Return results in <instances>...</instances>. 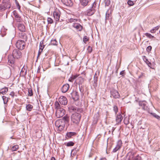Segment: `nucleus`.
<instances>
[{
	"label": "nucleus",
	"instance_id": "obj_24",
	"mask_svg": "<svg viewBox=\"0 0 160 160\" xmlns=\"http://www.w3.org/2000/svg\"><path fill=\"white\" fill-rule=\"evenodd\" d=\"M134 153L133 152H129L128 155L129 156V160H134Z\"/></svg>",
	"mask_w": 160,
	"mask_h": 160
},
{
	"label": "nucleus",
	"instance_id": "obj_43",
	"mask_svg": "<svg viewBox=\"0 0 160 160\" xmlns=\"http://www.w3.org/2000/svg\"><path fill=\"white\" fill-rule=\"evenodd\" d=\"M128 4L130 6H132L134 4L133 2L131 0H128L127 2Z\"/></svg>",
	"mask_w": 160,
	"mask_h": 160
},
{
	"label": "nucleus",
	"instance_id": "obj_12",
	"mask_svg": "<svg viewBox=\"0 0 160 160\" xmlns=\"http://www.w3.org/2000/svg\"><path fill=\"white\" fill-rule=\"evenodd\" d=\"M71 94L72 97L74 100L77 101L79 99V95L77 92L75 91H74L71 93Z\"/></svg>",
	"mask_w": 160,
	"mask_h": 160
},
{
	"label": "nucleus",
	"instance_id": "obj_22",
	"mask_svg": "<svg viewBox=\"0 0 160 160\" xmlns=\"http://www.w3.org/2000/svg\"><path fill=\"white\" fill-rule=\"evenodd\" d=\"M8 88L5 87L0 89V93L3 95L5 94L8 91Z\"/></svg>",
	"mask_w": 160,
	"mask_h": 160
},
{
	"label": "nucleus",
	"instance_id": "obj_51",
	"mask_svg": "<svg viewBox=\"0 0 160 160\" xmlns=\"http://www.w3.org/2000/svg\"><path fill=\"white\" fill-rule=\"evenodd\" d=\"M10 95H11L12 97H13L14 95V93L13 92H12L10 94Z\"/></svg>",
	"mask_w": 160,
	"mask_h": 160
},
{
	"label": "nucleus",
	"instance_id": "obj_6",
	"mask_svg": "<svg viewBox=\"0 0 160 160\" xmlns=\"http://www.w3.org/2000/svg\"><path fill=\"white\" fill-rule=\"evenodd\" d=\"M2 5L4 10L6 9L10 8L11 6L9 0H3Z\"/></svg>",
	"mask_w": 160,
	"mask_h": 160
},
{
	"label": "nucleus",
	"instance_id": "obj_2",
	"mask_svg": "<svg viewBox=\"0 0 160 160\" xmlns=\"http://www.w3.org/2000/svg\"><path fill=\"white\" fill-rule=\"evenodd\" d=\"M65 122L63 120L61 119L57 120L55 123L56 127H57L58 130L61 131L62 130L65 126Z\"/></svg>",
	"mask_w": 160,
	"mask_h": 160
},
{
	"label": "nucleus",
	"instance_id": "obj_47",
	"mask_svg": "<svg viewBox=\"0 0 160 160\" xmlns=\"http://www.w3.org/2000/svg\"><path fill=\"white\" fill-rule=\"evenodd\" d=\"M152 47L150 46H148L146 49L147 51V52H150L152 49Z\"/></svg>",
	"mask_w": 160,
	"mask_h": 160
},
{
	"label": "nucleus",
	"instance_id": "obj_19",
	"mask_svg": "<svg viewBox=\"0 0 160 160\" xmlns=\"http://www.w3.org/2000/svg\"><path fill=\"white\" fill-rule=\"evenodd\" d=\"M112 95L114 98H118L120 97L118 92L116 90H113L112 91Z\"/></svg>",
	"mask_w": 160,
	"mask_h": 160
},
{
	"label": "nucleus",
	"instance_id": "obj_45",
	"mask_svg": "<svg viewBox=\"0 0 160 160\" xmlns=\"http://www.w3.org/2000/svg\"><path fill=\"white\" fill-rule=\"evenodd\" d=\"M47 21L48 23L51 24L53 22V20L51 18H48L47 19Z\"/></svg>",
	"mask_w": 160,
	"mask_h": 160
},
{
	"label": "nucleus",
	"instance_id": "obj_44",
	"mask_svg": "<svg viewBox=\"0 0 160 160\" xmlns=\"http://www.w3.org/2000/svg\"><path fill=\"white\" fill-rule=\"evenodd\" d=\"M68 21L70 22H75L77 21L76 19H73L72 18H70L68 19Z\"/></svg>",
	"mask_w": 160,
	"mask_h": 160
},
{
	"label": "nucleus",
	"instance_id": "obj_46",
	"mask_svg": "<svg viewBox=\"0 0 160 160\" xmlns=\"http://www.w3.org/2000/svg\"><path fill=\"white\" fill-rule=\"evenodd\" d=\"M134 158V160H141V158L139 155H137Z\"/></svg>",
	"mask_w": 160,
	"mask_h": 160
},
{
	"label": "nucleus",
	"instance_id": "obj_35",
	"mask_svg": "<svg viewBox=\"0 0 160 160\" xmlns=\"http://www.w3.org/2000/svg\"><path fill=\"white\" fill-rule=\"evenodd\" d=\"M77 77V76L76 75H74L69 78L68 79V81L71 82H72L74 79H76Z\"/></svg>",
	"mask_w": 160,
	"mask_h": 160
},
{
	"label": "nucleus",
	"instance_id": "obj_8",
	"mask_svg": "<svg viewBox=\"0 0 160 160\" xmlns=\"http://www.w3.org/2000/svg\"><path fill=\"white\" fill-rule=\"evenodd\" d=\"M59 101L61 104L64 105H66L68 102L67 98L63 96H61L60 97L59 99Z\"/></svg>",
	"mask_w": 160,
	"mask_h": 160
},
{
	"label": "nucleus",
	"instance_id": "obj_57",
	"mask_svg": "<svg viewBox=\"0 0 160 160\" xmlns=\"http://www.w3.org/2000/svg\"><path fill=\"white\" fill-rule=\"evenodd\" d=\"M42 52H39V51H38V56L41 54V53Z\"/></svg>",
	"mask_w": 160,
	"mask_h": 160
},
{
	"label": "nucleus",
	"instance_id": "obj_42",
	"mask_svg": "<svg viewBox=\"0 0 160 160\" xmlns=\"http://www.w3.org/2000/svg\"><path fill=\"white\" fill-rule=\"evenodd\" d=\"M28 95L29 96H32V95L33 93L32 90L31 88H29L28 90Z\"/></svg>",
	"mask_w": 160,
	"mask_h": 160
},
{
	"label": "nucleus",
	"instance_id": "obj_4",
	"mask_svg": "<svg viewBox=\"0 0 160 160\" xmlns=\"http://www.w3.org/2000/svg\"><path fill=\"white\" fill-rule=\"evenodd\" d=\"M25 45V43L22 40H18L16 43V47L21 50L24 49Z\"/></svg>",
	"mask_w": 160,
	"mask_h": 160
},
{
	"label": "nucleus",
	"instance_id": "obj_10",
	"mask_svg": "<svg viewBox=\"0 0 160 160\" xmlns=\"http://www.w3.org/2000/svg\"><path fill=\"white\" fill-rule=\"evenodd\" d=\"M94 3V2L92 4L91 7L90 9L87 10V14L88 16H91L92 15L94 12V8L93 6Z\"/></svg>",
	"mask_w": 160,
	"mask_h": 160
},
{
	"label": "nucleus",
	"instance_id": "obj_28",
	"mask_svg": "<svg viewBox=\"0 0 160 160\" xmlns=\"http://www.w3.org/2000/svg\"><path fill=\"white\" fill-rule=\"evenodd\" d=\"M76 133L75 132H68L66 134L68 138H71L72 136L76 135Z\"/></svg>",
	"mask_w": 160,
	"mask_h": 160
},
{
	"label": "nucleus",
	"instance_id": "obj_38",
	"mask_svg": "<svg viewBox=\"0 0 160 160\" xmlns=\"http://www.w3.org/2000/svg\"><path fill=\"white\" fill-rule=\"evenodd\" d=\"M63 120L65 122H68L69 121V118L67 116H65L63 118V119L62 120Z\"/></svg>",
	"mask_w": 160,
	"mask_h": 160
},
{
	"label": "nucleus",
	"instance_id": "obj_30",
	"mask_svg": "<svg viewBox=\"0 0 160 160\" xmlns=\"http://www.w3.org/2000/svg\"><path fill=\"white\" fill-rule=\"evenodd\" d=\"M19 148V146L18 145H16L12 147L11 150L12 151H16Z\"/></svg>",
	"mask_w": 160,
	"mask_h": 160
},
{
	"label": "nucleus",
	"instance_id": "obj_55",
	"mask_svg": "<svg viewBox=\"0 0 160 160\" xmlns=\"http://www.w3.org/2000/svg\"><path fill=\"white\" fill-rule=\"evenodd\" d=\"M100 160H106V158H101Z\"/></svg>",
	"mask_w": 160,
	"mask_h": 160
},
{
	"label": "nucleus",
	"instance_id": "obj_49",
	"mask_svg": "<svg viewBox=\"0 0 160 160\" xmlns=\"http://www.w3.org/2000/svg\"><path fill=\"white\" fill-rule=\"evenodd\" d=\"M4 10L3 7L2 5H0V11H2Z\"/></svg>",
	"mask_w": 160,
	"mask_h": 160
},
{
	"label": "nucleus",
	"instance_id": "obj_11",
	"mask_svg": "<svg viewBox=\"0 0 160 160\" xmlns=\"http://www.w3.org/2000/svg\"><path fill=\"white\" fill-rule=\"evenodd\" d=\"M122 146V142L121 140L118 141L117 145L115 148L113 149V152H115L118 150L120 149L121 146Z\"/></svg>",
	"mask_w": 160,
	"mask_h": 160
},
{
	"label": "nucleus",
	"instance_id": "obj_53",
	"mask_svg": "<svg viewBox=\"0 0 160 160\" xmlns=\"http://www.w3.org/2000/svg\"><path fill=\"white\" fill-rule=\"evenodd\" d=\"M120 74L122 75V76H124V71H122L120 73Z\"/></svg>",
	"mask_w": 160,
	"mask_h": 160
},
{
	"label": "nucleus",
	"instance_id": "obj_16",
	"mask_svg": "<svg viewBox=\"0 0 160 160\" xmlns=\"http://www.w3.org/2000/svg\"><path fill=\"white\" fill-rule=\"evenodd\" d=\"M69 88V85L68 84L64 85L62 87V90L63 92H66L68 90Z\"/></svg>",
	"mask_w": 160,
	"mask_h": 160
},
{
	"label": "nucleus",
	"instance_id": "obj_20",
	"mask_svg": "<svg viewBox=\"0 0 160 160\" xmlns=\"http://www.w3.org/2000/svg\"><path fill=\"white\" fill-rule=\"evenodd\" d=\"M146 102L145 101L140 102L139 105L142 107V108L145 110H148V108L146 105Z\"/></svg>",
	"mask_w": 160,
	"mask_h": 160
},
{
	"label": "nucleus",
	"instance_id": "obj_17",
	"mask_svg": "<svg viewBox=\"0 0 160 160\" xmlns=\"http://www.w3.org/2000/svg\"><path fill=\"white\" fill-rule=\"evenodd\" d=\"M122 117L121 114L118 115L116 117V121L117 124H119L122 119Z\"/></svg>",
	"mask_w": 160,
	"mask_h": 160
},
{
	"label": "nucleus",
	"instance_id": "obj_15",
	"mask_svg": "<svg viewBox=\"0 0 160 160\" xmlns=\"http://www.w3.org/2000/svg\"><path fill=\"white\" fill-rule=\"evenodd\" d=\"M62 2L65 5L71 6L72 5V3L71 0H61Z\"/></svg>",
	"mask_w": 160,
	"mask_h": 160
},
{
	"label": "nucleus",
	"instance_id": "obj_39",
	"mask_svg": "<svg viewBox=\"0 0 160 160\" xmlns=\"http://www.w3.org/2000/svg\"><path fill=\"white\" fill-rule=\"evenodd\" d=\"M44 48V46L42 45L41 42H40V45H39V52H42V51L43 48Z\"/></svg>",
	"mask_w": 160,
	"mask_h": 160
},
{
	"label": "nucleus",
	"instance_id": "obj_25",
	"mask_svg": "<svg viewBox=\"0 0 160 160\" xmlns=\"http://www.w3.org/2000/svg\"><path fill=\"white\" fill-rule=\"evenodd\" d=\"M159 28V26H157L152 29L150 32L151 33H155L156 31L158 30Z\"/></svg>",
	"mask_w": 160,
	"mask_h": 160
},
{
	"label": "nucleus",
	"instance_id": "obj_18",
	"mask_svg": "<svg viewBox=\"0 0 160 160\" xmlns=\"http://www.w3.org/2000/svg\"><path fill=\"white\" fill-rule=\"evenodd\" d=\"M73 26L74 28H76L79 31H81L82 29V26H81L78 23H75L73 24Z\"/></svg>",
	"mask_w": 160,
	"mask_h": 160
},
{
	"label": "nucleus",
	"instance_id": "obj_26",
	"mask_svg": "<svg viewBox=\"0 0 160 160\" xmlns=\"http://www.w3.org/2000/svg\"><path fill=\"white\" fill-rule=\"evenodd\" d=\"M89 1V0H81V2L82 5L86 6L87 5Z\"/></svg>",
	"mask_w": 160,
	"mask_h": 160
},
{
	"label": "nucleus",
	"instance_id": "obj_9",
	"mask_svg": "<svg viewBox=\"0 0 160 160\" xmlns=\"http://www.w3.org/2000/svg\"><path fill=\"white\" fill-rule=\"evenodd\" d=\"M13 15L15 17V20L18 22H21L22 21V19L20 16L17 13L16 11H13Z\"/></svg>",
	"mask_w": 160,
	"mask_h": 160
},
{
	"label": "nucleus",
	"instance_id": "obj_37",
	"mask_svg": "<svg viewBox=\"0 0 160 160\" xmlns=\"http://www.w3.org/2000/svg\"><path fill=\"white\" fill-rule=\"evenodd\" d=\"M151 114L155 118H156L160 120V117L159 116L157 115L155 113H151Z\"/></svg>",
	"mask_w": 160,
	"mask_h": 160
},
{
	"label": "nucleus",
	"instance_id": "obj_54",
	"mask_svg": "<svg viewBox=\"0 0 160 160\" xmlns=\"http://www.w3.org/2000/svg\"><path fill=\"white\" fill-rule=\"evenodd\" d=\"M109 16V14H108L107 13V12H106V19H107V18H108Z\"/></svg>",
	"mask_w": 160,
	"mask_h": 160
},
{
	"label": "nucleus",
	"instance_id": "obj_7",
	"mask_svg": "<svg viewBox=\"0 0 160 160\" xmlns=\"http://www.w3.org/2000/svg\"><path fill=\"white\" fill-rule=\"evenodd\" d=\"M61 12L58 10L56 9L53 12V16L56 21H58L60 18Z\"/></svg>",
	"mask_w": 160,
	"mask_h": 160
},
{
	"label": "nucleus",
	"instance_id": "obj_1",
	"mask_svg": "<svg viewBox=\"0 0 160 160\" xmlns=\"http://www.w3.org/2000/svg\"><path fill=\"white\" fill-rule=\"evenodd\" d=\"M81 118V115L80 113H73L71 116V120L73 123L77 124L79 123Z\"/></svg>",
	"mask_w": 160,
	"mask_h": 160
},
{
	"label": "nucleus",
	"instance_id": "obj_13",
	"mask_svg": "<svg viewBox=\"0 0 160 160\" xmlns=\"http://www.w3.org/2000/svg\"><path fill=\"white\" fill-rule=\"evenodd\" d=\"M76 75L77 76V77L75 79L76 82V83H78V84H82L84 81L83 78L79 75Z\"/></svg>",
	"mask_w": 160,
	"mask_h": 160
},
{
	"label": "nucleus",
	"instance_id": "obj_58",
	"mask_svg": "<svg viewBox=\"0 0 160 160\" xmlns=\"http://www.w3.org/2000/svg\"><path fill=\"white\" fill-rule=\"evenodd\" d=\"M4 97H4V96H2V98L3 99V100H4Z\"/></svg>",
	"mask_w": 160,
	"mask_h": 160
},
{
	"label": "nucleus",
	"instance_id": "obj_59",
	"mask_svg": "<svg viewBox=\"0 0 160 160\" xmlns=\"http://www.w3.org/2000/svg\"><path fill=\"white\" fill-rule=\"evenodd\" d=\"M159 34H160V31H159Z\"/></svg>",
	"mask_w": 160,
	"mask_h": 160
},
{
	"label": "nucleus",
	"instance_id": "obj_14",
	"mask_svg": "<svg viewBox=\"0 0 160 160\" xmlns=\"http://www.w3.org/2000/svg\"><path fill=\"white\" fill-rule=\"evenodd\" d=\"M14 58L11 55H9L8 57V63L10 65L12 66L14 63Z\"/></svg>",
	"mask_w": 160,
	"mask_h": 160
},
{
	"label": "nucleus",
	"instance_id": "obj_5",
	"mask_svg": "<svg viewBox=\"0 0 160 160\" xmlns=\"http://www.w3.org/2000/svg\"><path fill=\"white\" fill-rule=\"evenodd\" d=\"M12 55L14 58H19L21 57L22 54L20 51L14 49L12 52Z\"/></svg>",
	"mask_w": 160,
	"mask_h": 160
},
{
	"label": "nucleus",
	"instance_id": "obj_48",
	"mask_svg": "<svg viewBox=\"0 0 160 160\" xmlns=\"http://www.w3.org/2000/svg\"><path fill=\"white\" fill-rule=\"evenodd\" d=\"M113 110H114V111L115 112V113H116L118 111V107L117 106H114Z\"/></svg>",
	"mask_w": 160,
	"mask_h": 160
},
{
	"label": "nucleus",
	"instance_id": "obj_34",
	"mask_svg": "<svg viewBox=\"0 0 160 160\" xmlns=\"http://www.w3.org/2000/svg\"><path fill=\"white\" fill-rule=\"evenodd\" d=\"M55 108L56 110L58 109V108L60 109L62 108L60 107V105L59 103L58 102H56L55 103Z\"/></svg>",
	"mask_w": 160,
	"mask_h": 160
},
{
	"label": "nucleus",
	"instance_id": "obj_21",
	"mask_svg": "<svg viewBox=\"0 0 160 160\" xmlns=\"http://www.w3.org/2000/svg\"><path fill=\"white\" fill-rule=\"evenodd\" d=\"M18 28L19 30L21 32H25V28L24 25L22 24L19 23L18 25Z\"/></svg>",
	"mask_w": 160,
	"mask_h": 160
},
{
	"label": "nucleus",
	"instance_id": "obj_27",
	"mask_svg": "<svg viewBox=\"0 0 160 160\" xmlns=\"http://www.w3.org/2000/svg\"><path fill=\"white\" fill-rule=\"evenodd\" d=\"M50 44L52 45H57L58 44V42L56 39H52L51 40Z\"/></svg>",
	"mask_w": 160,
	"mask_h": 160
},
{
	"label": "nucleus",
	"instance_id": "obj_41",
	"mask_svg": "<svg viewBox=\"0 0 160 160\" xmlns=\"http://www.w3.org/2000/svg\"><path fill=\"white\" fill-rule=\"evenodd\" d=\"M88 38L87 36H85L83 38V41L85 43L88 41Z\"/></svg>",
	"mask_w": 160,
	"mask_h": 160
},
{
	"label": "nucleus",
	"instance_id": "obj_50",
	"mask_svg": "<svg viewBox=\"0 0 160 160\" xmlns=\"http://www.w3.org/2000/svg\"><path fill=\"white\" fill-rule=\"evenodd\" d=\"M88 52H91L92 51V48L90 47H89V46L88 47Z\"/></svg>",
	"mask_w": 160,
	"mask_h": 160
},
{
	"label": "nucleus",
	"instance_id": "obj_31",
	"mask_svg": "<svg viewBox=\"0 0 160 160\" xmlns=\"http://www.w3.org/2000/svg\"><path fill=\"white\" fill-rule=\"evenodd\" d=\"M32 106L30 104H28L26 106V109L29 111H31L32 108Z\"/></svg>",
	"mask_w": 160,
	"mask_h": 160
},
{
	"label": "nucleus",
	"instance_id": "obj_29",
	"mask_svg": "<svg viewBox=\"0 0 160 160\" xmlns=\"http://www.w3.org/2000/svg\"><path fill=\"white\" fill-rule=\"evenodd\" d=\"M69 109L70 112H72L76 111L77 108L74 106H70L69 107Z\"/></svg>",
	"mask_w": 160,
	"mask_h": 160
},
{
	"label": "nucleus",
	"instance_id": "obj_3",
	"mask_svg": "<svg viewBox=\"0 0 160 160\" xmlns=\"http://www.w3.org/2000/svg\"><path fill=\"white\" fill-rule=\"evenodd\" d=\"M65 113V111L63 108L58 109L56 110V116L58 118H60L62 117Z\"/></svg>",
	"mask_w": 160,
	"mask_h": 160
},
{
	"label": "nucleus",
	"instance_id": "obj_36",
	"mask_svg": "<svg viewBox=\"0 0 160 160\" xmlns=\"http://www.w3.org/2000/svg\"><path fill=\"white\" fill-rule=\"evenodd\" d=\"M74 144V143L72 141H70L68 142L66 144V146L68 147L73 146Z\"/></svg>",
	"mask_w": 160,
	"mask_h": 160
},
{
	"label": "nucleus",
	"instance_id": "obj_40",
	"mask_svg": "<svg viewBox=\"0 0 160 160\" xmlns=\"http://www.w3.org/2000/svg\"><path fill=\"white\" fill-rule=\"evenodd\" d=\"M124 122L125 124L127 125L129 123L128 118H125L124 119Z\"/></svg>",
	"mask_w": 160,
	"mask_h": 160
},
{
	"label": "nucleus",
	"instance_id": "obj_52",
	"mask_svg": "<svg viewBox=\"0 0 160 160\" xmlns=\"http://www.w3.org/2000/svg\"><path fill=\"white\" fill-rule=\"evenodd\" d=\"M16 4L17 6L18 7V9H20V6L19 5V4L18 3V2H16Z\"/></svg>",
	"mask_w": 160,
	"mask_h": 160
},
{
	"label": "nucleus",
	"instance_id": "obj_56",
	"mask_svg": "<svg viewBox=\"0 0 160 160\" xmlns=\"http://www.w3.org/2000/svg\"><path fill=\"white\" fill-rule=\"evenodd\" d=\"M51 160H56L55 158L54 157H52Z\"/></svg>",
	"mask_w": 160,
	"mask_h": 160
},
{
	"label": "nucleus",
	"instance_id": "obj_33",
	"mask_svg": "<svg viewBox=\"0 0 160 160\" xmlns=\"http://www.w3.org/2000/svg\"><path fill=\"white\" fill-rule=\"evenodd\" d=\"M143 59L148 66H149L151 64V63L148 61V59L145 56H144Z\"/></svg>",
	"mask_w": 160,
	"mask_h": 160
},
{
	"label": "nucleus",
	"instance_id": "obj_32",
	"mask_svg": "<svg viewBox=\"0 0 160 160\" xmlns=\"http://www.w3.org/2000/svg\"><path fill=\"white\" fill-rule=\"evenodd\" d=\"M144 35L147 37L150 38L152 39L154 38V36L152 35L151 34L148 33H145Z\"/></svg>",
	"mask_w": 160,
	"mask_h": 160
},
{
	"label": "nucleus",
	"instance_id": "obj_23",
	"mask_svg": "<svg viewBox=\"0 0 160 160\" xmlns=\"http://www.w3.org/2000/svg\"><path fill=\"white\" fill-rule=\"evenodd\" d=\"M11 75V72L8 70L7 72H5L3 75V78L7 79L9 78Z\"/></svg>",
	"mask_w": 160,
	"mask_h": 160
}]
</instances>
